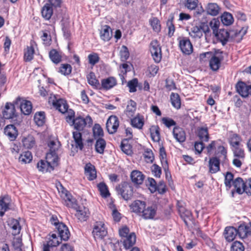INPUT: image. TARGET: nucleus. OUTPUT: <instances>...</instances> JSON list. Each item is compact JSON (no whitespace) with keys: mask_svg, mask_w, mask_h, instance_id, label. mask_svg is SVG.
<instances>
[{"mask_svg":"<svg viewBox=\"0 0 251 251\" xmlns=\"http://www.w3.org/2000/svg\"><path fill=\"white\" fill-rule=\"evenodd\" d=\"M52 105L56 109L63 114H65L66 116H69V111L71 109H69L67 101L62 99L51 100Z\"/></svg>","mask_w":251,"mask_h":251,"instance_id":"8","label":"nucleus"},{"mask_svg":"<svg viewBox=\"0 0 251 251\" xmlns=\"http://www.w3.org/2000/svg\"><path fill=\"white\" fill-rule=\"evenodd\" d=\"M117 84V81L115 78L112 76L102 79L101 81V89L109 90Z\"/></svg>","mask_w":251,"mask_h":251,"instance_id":"22","label":"nucleus"},{"mask_svg":"<svg viewBox=\"0 0 251 251\" xmlns=\"http://www.w3.org/2000/svg\"><path fill=\"white\" fill-rule=\"evenodd\" d=\"M88 83L90 84L94 89H101V86L99 80L96 78L95 74L94 73L91 72L87 75L86 76Z\"/></svg>","mask_w":251,"mask_h":251,"instance_id":"26","label":"nucleus"},{"mask_svg":"<svg viewBox=\"0 0 251 251\" xmlns=\"http://www.w3.org/2000/svg\"><path fill=\"white\" fill-rule=\"evenodd\" d=\"M60 241L55 233H53L50 236L49 240L46 243L50 246L53 247H56L60 243Z\"/></svg>","mask_w":251,"mask_h":251,"instance_id":"53","label":"nucleus"},{"mask_svg":"<svg viewBox=\"0 0 251 251\" xmlns=\"http://www.w3.org/2000/svg\"><path fill=\"white\" fill-rule=\"evenodd\" d=\"M88 59L89 63L93 66L98 63L100 60L99 55L98 53L95 52L89 54Z\"/></svg>","mask_w":251,"mask_h":251,"instance_id":"58","label":"nucleus"},{"mask_svg":"<svg viewBox=\"0 0 251 251\" xmlns=\"http://www.w3.org/2000/svg\"><path fill=\"white\" fill-rule=\"evenodd\" d=\"M214 35L222 42L223 45H225L227 43L229 36L228 32L224 29L220 30V31Z\"/></svg>","mask_w":251,"mask_h":251,"instance_id":"35","label":"nucleus"},{"mask_svg":"<svg viewBox=\"0 0 251 251\" xmlns=\"http://www.w3.org/2000/svg\"><path fill=\"white\" fill-rule=\"evenodd\" d=\"M56 229L61 240L67 241L69 239L71 234L68 227L64 224L58 223Z\"/></svg>","mask_w":251,"mask_h":251,"instance_id":"14","label":"nucleus"},{"mask_svg":"<svg viewBox=\"0 0 251 251\" xmlns=\"http://www.w3.org/2000/svg\"><path fill=\"white\" fill-rule=\"evenodd\" d=\"M237 92L244 98L251 96V84L247 85L243 81H239L236 85Z\"/></svg>","mask_w":251,"mask_h":251,"instance_id":"10","label":"nucleus"},{"mask_svg":"<svg viewBox=\"0 0 251 251\" xmlns=\"http://www.w3.org/2000/svg\"><path fill=\"white\" fill-rule=\"evenodd\" d=\"M14 102L17 105L20 104V109L23 114L28 115L31 113L32 105L30 101L18 97L14 100Z\"/></svg>","mask_w":251,"mask_h":251,"instance_id":"5","label":"nucleus"},{"mask_svg":"<svg viewBox=\"0 0 251 251\" xmlns=\"http://www.w3.org/2000/svg\"><path fill=\"white\" fill-rule=\"evenodd\" d=\"M94 137L95 139L101 138L103 135L102 128L99 124H95L93 127Z\"/></svg>","mask_w":251,"mask_h":251,"instance_id":"50","label":"nucleus"},{"mask_svg":"<svg viewBox=\"0 0 251 251\" xmlns=\"http://www.w3.org/2000/svg\"><path fill=\"white\" fill-rule=\"evenodd\" d=\"M49 57L51 61L56 64L60 63L62 60L61 53L55 49H52L49 52Z\"/></svg>","mask_w":251,"mask_h":251,"instance_id":"34","label":"nucleus"},{"mask_svg":"<svg viewBox=\"0 0 251 251\" xmlns=\"http://www.w3.org/2000/svg\"><path fill=\"white\" fill-rule=\"evenodd\" d=\"M136 110V103L132 100H130L127 103L126 114L128 117L133 116Z\"/></svg>","mask_w":251,"mask_h":251,"instance_id":"36","label":"nucleus"},{"mask_svg":"<svg viewBox=\"0 0 251 251\" xmlns=\"http://www.w3.org/2000/svg\"><path fill=\"white\" fill-rule=\"evenodd\" d=\"M16 105L14 101L13 103L7 102L2 111L3 117L5 119L13 120L17 117L15 106Z\"/></svg>","mask_w":251,"mask_h":251,"instance_id":"4","label":"nucleus"},{"mask_svg":"<svg viewBox=\"0 0 251 251\" xmlns=\"http://www.w3.org/2000/svg\"><path fill=\"white\" fill-rule=\"evenodd\" d=\"M105 147L106 142L103 139L99 138L97 140L95 144V150L98 153L103 154Z\"/></svg>","mask_w":251,"mask_h":251,"instance_id":"40","label":"nucleus"},{"mask_svg":"<svg viewBox=\"0 0 251 251\" xmlns=\"http://www.w3.org/2000/svg\"><path fill=\"white\" fill-rule=\"evenodd\" d=\"M222 60L223 58L222 57L213 55L209 60V66L210 69L213 71H218L221 67Z\"/></svg>","mask_w":251,"mask_h":251,"instance_id":"24","label":"nucleus"},{"mask_svg":"<svg viewBox=\"0 0 251 251\" xmlns=\"http://www.w3.org/2000/svg\"><path fill=\"white\" fill-rule=\"evenodd\" d=\"M241 138L237 134H231L229 138V143L232 148L241 146Z\"/></svg>","mask_w":251,"mask_h":251,"instance_id":"38","label":"nucleus"},{"mask_svg":"<svg viewBox=\"0 0 251 251\" xmlns=\"http://www.w3.org/2000/svg\"><path fill=\"white\" fill-rule=\"evenodd\" d=\"M119 126L118 118L114 115L110 116L107 120L106 127L109 133H115Z\"/></svg>","mask_w":251,"mask_h":251,"instance_id":"9","label":"nucleus"},{"mask_svg":"<svg viewBox=\"0 0 251 251\" xmlns=\"http://www.w3.org/2000/svg\"><path fill=\"white\" fill-rule=\"evenodd\" d=\"M173 135L176 140L179 143L184 142L186 139L184 130L179 126H175L173 130Z\"/></svg>","mask_w":251,"mask_h":251,"instance_id":"12","label":"nucleus"},{"mask_svg":"<svg viewBox=\"0 0 251 251\" xmlns=\"http://www.w3.org/2000/svg\"><path fill=\"white\" fill-rule=\"evenodd\" d=\"M120 55L122 61H125L128 58L129 53L128 48L126 46L123 45L120 51Z\"/></svg>","mask_w":251,"mask_h":251,"instance_id":"56","label":"nucleus"},{"mask_svg":"<svg viewBox=\"0 0 251 251\" xmlns=\"http://www.w3.org/2000/svg\"><path fill=\"white\" fill-rule=\"evenodd\" d=\"M32 159V154L29 151L24 152L19 157V160L25 163H29Z\"/></svg>","mask_w":251,"mask_h":251,"instance_id":"51","label":"nucleus"},{"mask_svg":"<svg viewBox=\"0 0 251 251\" xmlns=\"http://www.w3.org/2000/svg\"><path fill=\"white\" fill-rule=\"evenodd\" d=\"M171 102L172 105L176 109H178L181 107L180 98L178 94L172 93L170 96Z\"/></svg>","mask_w":251,"mask_h":251,"instance_id":"42","label":"nucleus"},{"mask_svg":"<svg viewBox=\"0 0 251 251\" xmlns=\"http://www.w3.org/2000/svg\"><path fill=\"white\" fill-rule=\"evenodd\" d=\"M132 182L135 185L142 184L145 178L144 175L139 171L134 170L130 174Z\"/></svg>","mask_w":251,"mask_h":251,"instance_id":"20","label":"nucleus"},{"mask_svg":"<svg viewBox=\"0 0 251 251\" xmlns=\"http://www.w3.org/2000/svg\"><path fill=\"white\" fill-rule=\"evenodd\" d=\"M34 120L37 126H43L45 122V112H39L36 113L34 115Z\"/></svg>","mask_w":251,"mask_h":251,"instance_id":"44","label":"nucleus"},{"mask_svg":"<svg viewBox=\"0 0 251 251\" xmlns=\"http://www.w3.org/2000/svg\"><path fill=\"white\" fill-rule=\"evenodd\" d=\"M224 235L227 241L231 242L238 236V228L237 229L233 226L226 227L225 229Z\"/></svg>","mask_w":251,"mask_h":251,"instance_id":"15","label":"nucleus"},{"mask_svg":"<svg viewBox=\"0 0 251 251\" xmlns=\"http://www.w3.org/2000/svg\"><path fill=\"white\" fill-rule=\"evenodd\" d=\"M209 172L212 174H215L220 171V159L217 157L210 158L209 160Z\"/></svg>","mask_w":251,"mask_h":251,"instance_id":"21","label":"nucleus"},{"mask_svg":"<svg viewBox=\"0 0 251 251\" xmlns=\"http://www.w3.org/2000/svg\"><path fill=\"white\" fill-rule=\"evenodd\" d=\"M131 126L138 129H142L144 125V118L143 116L138 114L135 117L131 119Z\"/></svg>","mask_w":251,"mask_h":251,"instance_id":"28","label":"nucleus"},{"mask_svg":"<svg viewBox=\"0 0 251 251\" xmlns=\"http://www.w3.org/2000/svg\"><path fill=\"white\" fill-rule=\"evenodd\" d=\"M71 72L72 67L68 64H62L59 68V72L65 75L70 74Z\"/></svg>","mask_w":251,"mask_h":251,"instance_id":"57","label":"nucleus"},{"mask_svg":"<svg viewBox=\"0 0 251 251\" xmlns=\"http://www.w3.org/2000/svg\"><path fill=\"white\" fill-rule=\"evenodd\" d=\"M98 188L101 196L103 198H107L110 195L107 186L103 182H100L98 185Z\"/></svg>","mask_w":251,"mask_h":251,"instance_id":"47","label":"nucleus"},{"mask_svg":"<svg viewBox=\"0 0 251 251\" xmlns=\"http://www.w3.org/2000/svg\"><path fill=\"white\" fill-rule=\"evenodd\" d=\"M238 236L241 239L251 237V223H243L238 226Z\"/></svg>","mask_w":251,"mask_h":251,"instance_id":"11","label":"nucleus"},{"mask_svg":"<svg viewBox=\"0 0 251 251\" xmlns=\"http://www.w3.org/2000/svg\"><path fill=\"white\" fill-rule=\"evenodd\" d=\"M121 148L122 151L127 155H130L132 153L131 146L127 143L126 139L122 141Z\"/></svg>","mask_w":251,"mask_h":251,"instance_id":"48","label":"nucleus"},{"mask_svg":"<svg viewBox=\"0 0 251 251\" xmlns=\"http://www.w3.org/2000/svg\"><path fill=\"white\" fill-rule=\"evenodd\" d=\"M198 3V0H186L184 3V6L189 10L195 9Z\"/></svg>","mask_w":251,"mask_h":251,"instance_id":"61","label":"nucleus"},{"mask_svg":"<svg viewBox=\"0 0 251 251\" xmlns=\"http://www.w3.org/2000/svg\"><path fill=\"white\" fill-rule=\"evenodd\" d=\"M42 15L43 17L46 20L50 19L53 14V10L50 4L46 3L42 8Z\"/></svg>","mask_w":251,"mask_h":251,"instance_id":"32","label":"nucleus"},{"mask_svg":"<svg viewBox=\"0 0 251 251\" xmlns=\"http://www.w3.org/2000/svg\"><path fill=\"white\" fill-rule=\"evenodd\" d=\"M118 193L126 201L130 200L133 196V190L131 184L127 182H123L116 187Z\"/></svg>","mask_w":251,"mask_h":251,"instance_id":"2","label":"nucleus"},{"mask_svg":"<svg viewBox=\"0 0 251 251\" xmlns=\"http://www.w3.org/2000/svg\"><path fill=\"white\" fill-rule=\"evenodd\" d=\"M8 225L12 229V234L13 235H16L20 233L21 226L18 220L12 219L9 220Z\"/></svg>","mask_w":251,"mask_h":251,"instance_id":"33","label":"nucleus"},{"mask_svg":"<svg viewBox=\"0 0 251 251\" xmlns=\"http://www.w3.org/2000/svg\"><path fill=\"white\" fill-rule=\"evenodd\" d=\"M144 157L147 163H152L154 160V155L152 151L147 149L145 151Z\"/></svg>","mask_w":251,"mask_h":251,"instance_id":"55","label":"nucleus"},{"mask_svg":"<svg viewBox=\"0 0 251 251\" xmlns=\"http://www.w3.org/2000/svg\"><path fill=\"white\" fill-rule=\"evenodd\" d=\"M101 39L104 41H108L112 36V30L108 25H105L102 26L100 33Z\"/></svg>","mask_w":251,"mask_h":251,"instance_id":"29","label":"nucleus"},{"mask_svg":"<svg viewBox=\"0 0 251 251\" xmlns=\"http://www.w3.org/2000/svg\"><path fill=\"white\" fill-rule=\"evenodd\" d=\"M245 184V182L241 177H237L233 181V185L236 192L239 194H242L244 192Z\"/></svg>","mask_w":251,"mask_h":251,"instance_id":"31","label":"nucleus"},{"mask_svg":"<svg viewBox=\"0 0 251 251\" xmlns=\"http://www.w3.org/2000/svg\"><path fill=\"white\" fill-rule=\"evenodd\" d=\"M85 174L89 180H93L97 177L96 171L94 165L91 163L85 166Z\"/></svg>","mask_w":251,"mask_h":251,"instance_id":"25","label":"nucleus"},{"mask_svg":"<svg viewBox=\"0 0 251 251\" xmlns=\"http://www.w3.org/2000/svg\"><path fill=\"white\" fill-rule=\"evenodd\" d=\"M34 53V49L32 45L27 46L25 50L24 58L26 61H29L33 59Z\"/></svg>","mask_w":251,"mask_h":251,"instance_id":"46","label":"nucleus"},{"mask_svg":"<svg viewBox=\"0 0 251 251\" xmlns=\"http://www.w3.org/2000/svg\"><path fill=\"white\" fill-rule=\"evenodd\" d=\"M244 250L243 244L239 241L234 242L231 247V251H244Z\"/></svg>","mask_w":251,"mask_h":251,"instance_id":"62","label":"nucleus"},{"mask_svg":"<svg viewBox=\"0 0 251 251\" xmlns=\"http://www.w3.org/2000/svg\"><path fill=\"white\" fill-rule=\"evenodd\" d=\"M46 161L54 167L57 165L58 161V157L56 152H49L47 153Z\"/></svg>","mask_w":251,"mask_h":251,"instance_id":"41","label":"nucleus"},{"mask_svg":"<svg viewBox=\"0 0 251 251\" xmlns=\"http://www.w3.org/2000/svg\"><path fill=\"white\" fill-rule=\"evenodd\" d=\"M220 7L216 3H208L205 7L207 14L212 16L218 15L220 12Z\"/></svg>","mask_w":251,"mask_h":251,"instance_id":"23","label":"nucleus"},{"mask_svg":"<svg viewBox=\"0 0 251 251\" xmlns=\"http://www.w3.org/2000/svg\"><path fill=\"white\" fill-rule=\"evenodd\" d=\"M4 132L11 141H14L18 136V131L13 125H7L4 130Z\"/></svg>","mask_w":251,"mask_h":251,"instance_id":"19","label":"nucleus"},{"mask_svg":"<svg viewBox=\"0 0 251 251\" xmlns=\"http://www.w3.org/2000/svg\"><path fill=\"white\" fill-rule=\"evenodd\" d=\"M150 23L152 29L155 32H159L161 29V25L159 20L156 17H153L150 20Z\"/></svg>","mask_w":251,"mask_h":251,"instance_id":"52","label":"nucleus"},{"mask_svg":"<svg viewBox=\"0 0 251 251\" xmlns=\"http://www.w3.org/2000/svg\"><path fill=\"white\" fill-rule=\"evenodd\" d=\"M22 142L24 146L28 149L32 148L35 145V139L31 135L23 139Z\"/></svg>","mask_w":251,"mask_h":251,"instance_id":"43","label":"nucleus"},{"mask_svg":"<svg viewBox=\"0 0 251 251\" xmlns=\"http://www.w3.org/2000/svg\"><path fill=\"white\" fill-rule=\"evenodd\" d=\"M219 25L220 22L216 19H213L209 23V26L213 30L214 35L219 32Z\"/></svg>","mask_w":251,"mask_h":251,"instance_id":"59","label":"nucleus"},{"mask_svg":"<svg viewBox=\"0 0 251 251\" xmlns=\"http://www.w3.org/2000/svg\"><path fill=\"white\" fill-rule=\"evenodd\" d=\"M188 31L189 35L193 38L200 39L202 36L201 25L192 26Z\"/></svg>","mask_w":251,"mask_h":251,"instance_id":"27","label":"nucleus"},{"mask_svg":"<svg viewBox=\"0 0 251 251\" xmlns=\"http://www.w3.org/2000/svg\"><path fill=\"white\" fill-rule=\"evenodd\" d=\"M75 113L72 109L69 111V116H66V122L71 126H73L75 129L77 131L73 132V138L76 148L80 150L83 148V143L82 139V134L79 131L83 130L86 126H91L93 120L91 117L87 115L85 118L78 116L75 118Z\"/></svg>","mask_w":251,"mask_h":251,"instance_id":"1","label":"nucleus"},{"mask_svg":"<svg viewBox=\"0 0 251 251\" xmlns=\"http://www.w3.org/2000/svg\"><path fill=\"white\" fill-rule=\"evenodd\" d=\"M162 122L168 128H170L172 126H176V122L174 120L170 118L163 117L162 119Z\"/></svg>","mask_w":251,"mask_h":251,"instance_id":"63","label":"nucleus"},{"mask_svg":"<svg viewBox=\"0 0 251 251\" xmlns=\"http://www.w3.org/2000/svg\"><path fill=\"white\" fill-rule=\"evenodd\" d=\"M150 51L153 60L159 63L161 59V50L157 40H153L150 44Z\"/></svg>","mask_w":251,"mask_h":251,"instance_id":"6","label":"nucleus"},{"mask_svg":"<svg viewBox=\"0 0 251 251\" xmlns=\"http://www.w3.org/2000/svg\"><path fill=\"white\" fill-rule=\"evenodd\" d=\"M216 147H217V149L215 151V154L219 155V157H220V154H221L225 160L226 159L227 151L226 148L223 146L219 145L218 144Z\"/></svg>","mask_w":251,"mask_h":251,"instance_id":"60","label":"nucleus"},{"mask_svg":"<svg viewBox=\"0 0 251 251\" xmlns=\"http://www.w3.org/2000/svg\"><path fill=\"white\" fill-rule=\"evenodd\" d=\"M156 213V207L155 205H151L145 208L141 215L145 219H151L154 218Z\"/></svg>","mask_w":251,"mask_h":251,"instance_id":"17","label":"nucleus"},{"mask_svg":"<svg viewBox=\"0 0 251 251\" xmlns=\"http://www.w3.org/2000/svg\"><path fill=\"white\" fill-rule=\"evenodd\" d=\"M89 211L87 208L84 206H78L76 208L75 215L80 221H86L89 217Z\"/></svg>","mask_w":251,"mask_h":251,"instance_id":"16","label":"nucleus"},{"mask_svg":"<svg viewBox=\"0 0 251 251\" xmlns=\"http://www.w3.org/2000/svg\"><path fill=\"white\" fill-rule=\"evenodd\" d=\"M222 23L225 25H230L234 22V19L231 14L229 12H224L221 17Z\"/></svg>","mask_w":251,"mask_h":251,"instance_id":"39","label":"nucleus"},{"mask_svg":"<svg viewBox=\"0 0 251 251\" xmlns=\"http://www.w3.org/2000/svg\"><path fill=\"white\" fill-rule=\"evenodd\" d=\"M198 136L202 142H207L209 134L207 127H201L198 129Z\"/></svg>","mask_w":251,"mask_h":251,"instance_id":"37","label":"nucleus"},{"mask_svg":"<svg viewBox=\"0 0 251 251\" xmlns=\"http://www.w3.org/2000/svg\"><path fill=\"white\" fill-rule=\"evenodd\" d=\"M92 235L95 239H102L107 234V228L102 221L96 222L94 225Z\"/></svg>","mask_w":251,"mask_h":251,"instance_id":"3","label":"nucleus"},{"mask_svg":"<svg viewBox=\"0 0 251 251\" xmlns=\"http://www.w3.org/2000/svg\"><path fill=\"white\" fill-rule=\"evenodd\" d=\"M234 175L229 172H226L225 176V184L226 186L228 188L231 187V182L233 183Z\"/></svg>","mask_w":251,"mask_h":251,"instance_id":"54","label":"nucleus"},{"mask_svg":"<svg viewBox=\"0 0 251 251\" xmlns=\"http://www.w3.org/2000/svg\"><path fill=\"white\" fill-rule=\"evenodd\" d=\"M179 47L183 54L190 55L193 51V45L190 40L186 37H182L179 39Z\"/></svg>","mask_w":251,"mask_h":251,"instance_id":"7","label":"nucleus"},{"mask_svg":"<svg viewBox=\"0 0 251 251\" xmlns=\"http://www.w3.org/2000/svg\"><path fill=\"white\" fill-rule=\"evenodd\" d=\"M136 235L135 233L131 232L128 236L122 238L123 246L126 250H128L131 248L136 242Z\"/></svg>","mask_w":251,"mask_h":251,"instance_id":"18","label":"nucleus"},{"mask_svg":"<svg viewBox=\"0 0 251 251\" xmlns=\"http://www.w3.org/2000/svg\"><path fill=\"white\" fill-rule=\"evenodd\" d=\"M37 167L39 171L50 172L54 169V166L49 164L46 160H41L37 164Z\"/></svg>","mask_w":251,"mask_h":251,"instance_id":"30","label":"nucleus"},{"mask_svg":"<svg viewBox=\"0 0 251 251\" xmlns=\"http://www.w3.org/2000/svg\"><path fill=\"white\" fill-rule=\"evenodd\" d=\"M232 151L234 157H238L241 159H245V154L242 145L232 148Z\"/></svg>","mask_w":251,"mask_h":251,"instance_id":"45","label":"nucleus"},{"mask_svg":"<svg viewBox=\"0 0 251 251\" xmlns=\"http://www.w3.org/2000/svg\"><path fill=\"white\" fill-rule=\"evenodd\" d=\"M151 135L152 139L154 141H159L160 140L159 128L158 126H152L151 128Z\"/></svg>","mask_w":251,"mask_h":251,"instance_id":"49","label":"nucleus"},{"mask_svg":"<svg viewBox=\"0 0 251 251\" xmlns=\"http://www.w3.org/2000/svg\"><path fill=\"white\" fill-rule=\"evenodd\" d=\"M9 208V204L6 203L4 199L0 200V216H2L6 211Z\"/></svg>","mask_w":251,"mask_h":251,"instance_id":"64","label":"nucleus"},{"mask_svg":"<svg viewBox=\"0 0 251 251\" xmlns=\"http://www.w3.org/2000/svg\"><path fill=\"white\" fill-rule=\"evenodd\" d=\"M146 202L144 201L135 200L129 206L132 212L141 216L144 208L146 207Z\"/></svg>","mask_w":251,"mask_h":251,"instance_id":"13","label":"nucleus"}]
</instances>
